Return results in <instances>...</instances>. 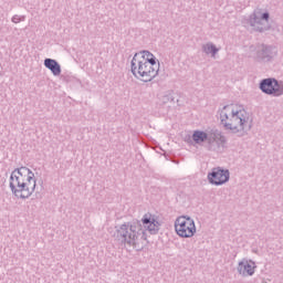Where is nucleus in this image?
I'll use <instances>...</instances> for the list:
<instances>
[{
	"mask_svg": "<svg viewBox=\"0 0 283 283\" xmlns=\"http://www.w3.org/2000/svg\"><path fill=\"white\" fill-rule=\"evenodd\" d=\"M147 231L150 235H156L160 231V222L151 214H145L142 221L133 220L120 224L116 228L114 238L120 244H128L140 251L147 242Z\"/></svg>",
	"mask_w": 283,
	"mask_h": 283,
	"instance_id": "obj_1",
	"label": "nucleus"
},
{
	"mask_svg": "<svg viewBox=\"0 0 283 283\" xmlns=\"http://www.w3.org/2000/svg\"><path fill=\"white\" fill-rule=\"evenodd\" d=\"M220 124L227 132L238 136H247L253 127V119L249 117L247 111L238 109L234 104L223 106L219 111Z\"/></svg>",
	"mask_w": 283,
	"mask_h": 283,
	"instance_id": "obj_2",
	"label": "nucleus"
},
{
	"mask_svg": "<svg viewBox=\"0 0 283 283\" xmlns=\"http://www.w3.org/2000/svg\"><path fill=\"white\" fill-rule=\"evenodd\" d=\"M9 187L15 198L27 200L36 190L34 172L28 167L15 168L11 172Z\"/></svg>",
	"mask_w": 283,
	"mask_h": 283,
	"instance_id": "obj_3",
	"label": "nucleus"
},
{
	"mask_svg": "<svg viewBox=\"0 0 283 283\" xmlns=\"http://www.w3.org/2000/svg\"><path fill=\"white\" fill-rule=\"evenodd\" d=\"M132 74L135 78H142L144 83H149L158 76L160 65H154L147 61L138 60V55H134L130 62Z\"/></svg>",
	"mask_w": 283,
	"mask_h": 283,
	"instance_id": "obj_4",
	"label": "nucleus"
},
{
	"mask_svg": "<svg viewBox=\"0 0 283 283\" xmlns=\"http://www.w3.org/2000/svg\"><path fill=\"white\" fill-rule=\"evenodd\" d=\"M249 50V59L255 63H273L277 56V46L271 44L260 43L251 45Z\"/></svg>",
	"mask_w": 283,
	"mask_h": 283,
	"instance_id": "obj_5",
	"label": "nucleus"
},
{
	"mask_svg": "<svg viewBox=\"0 0 283 283\" xmlns=\"http://www.w3.org/2000/svg\"><path fill=\"white\" fill-rule=\"evenodd\" d=\"M269 19H271L269 11L264 12L263 9L258 8L250 14L248 23L254 32H268V30H271V27L264 25V21L269 23Z\"/></svg>",
	"mask_w": 283,
	"mask_h": 283,
	"instance_id": "obj_6",
	"label": "nucleus"
},
{
	"mask_svg": "<svg viewBox=\"0 0 283 283\" xmlns=\"http://www.w3.org/2000/svg\"><path fill=\"white\" fill-rule=\"evenodd\" d=\"M175 231L179 238H193L196 235V221L189 216L178 217L175 221Z\"/></svg>",
	"mask_w": 283,
	"mask_h": 283,
	"instance_id": "obj_7",
	"label": "nucleus"
},
{
	"mask_svg": "<svg viewBox=\"0 0 283 283\" xmlns=\"http://www.w3.org/2000/svg\"><path fill=\"white\" fill-rule=\"evenodd\" d=\"M259 88L268 96H283V81H277L275 77L263 78L259 84Z\"/></svg>",
	"mask_w": 283,
	"mask_h": 283,
	"instance_id": "obj_8",
	"label": "nucleus"
},
{
	"mask_svg": "<svg viewBox=\"0 0 283 283\" xmlns=\"http://www.w3.org/2000/svg\"><path fill=\"white\" fill-rule=\"evenodd\" d=\"M227 145V137L222 133L216 130L210 133L208 139L207 149L208 151H214L216 154H222Z\"/></svg>",
	"mask_w": 283,
	"mask_h": 283,
	"instance_id": "obj_9",
	"label": "nucleus"
},
{
	"mask_svg": "<svg viewBox=\"0 0 283 283\" xmlns=\"http://www.w3.org/2000/svg\"><path fill=\"white\" fill-rule=\"evenodd\" d=\"M229 178H231L229 169L213 168L212 171L208 174V182L214 185V187L227 185Z\"/></svg>",
	"mask_w": 283,
	"mask_h": 283,
	"instance_id": "obj_10",
	"label": "nucleus"
},
{
	"mask_svg": "<svg viewBox=\"0 0 283 283\" xmlns=\"http://www.w3.org/2000/svg\"><path fill=\"white\" fill-rule=\"evenodd\" d=\"M255 269H258L255 261L248 259H242L237 266V271L242 277H251L255 275Z\"/></svg>",
	"mask_w": 283,
	"mask_h": 283,
	"instance_id": "obj_11",
	"label": "nucleus"
},
{
	"mask_svg": "<svg viewBox=\"0 0 283 283\" xmlns=\"http://www.w3.org/2000/svg\"><path fill=\"white\" fill-rule=\"evenodd\" d=\"M44 67L52 72L53 76H61V64L54 59L46 57L44 60Z\"/></svg>",
	"mask_w": 283,
	"mask_h": 283,
	"instance_id": "obj_12",
	"label": "nucleus"
},
{
	"mask_svg": "<svg viewBox=\"0 0 283 283\" xmlns=\"http://www.w3.org/2000/svg\"><path fill=\"white\" fill-rule=\"evenodd\" d=\"M137 61H147L150 65H160V62H156V56L149 51H143L142 53H135Z\"/></svg>",
	"mask_w": 283,
	"mask_h": 283,
	"instance_id": "obj_13",
	"label": "nucleus"
},
{
	"mask_svg": "<svg viewBox=\"0 0 283 283\" xmlns=\"http://www.w3.org/2000/svg\"><path fill=\"white\" fill-rule=\"evenodd\" d=\"M209 137H211V133L207 134L205 130H195L192 133V140L196 145H202V143H209Z\"/></svg>",
	"mask_w": 283,
	"mask_h": 283,
	"instance_id": "obj_14",
	"label": "nucleus"
},
{
	"mask_svg": "<svg viewBox=\"0 0 283 283\" xmlns=\"http://www.w3.org/2000/svg\"><path fill=\"white\" fill-rule=\"evenodd\" d=\"M202 52H205V54H211V56H216V53L220 52V50L216 48V44L208 42L202 45Z\"/></svg>",
	"mask_w": 283,
	"mask_h": 283,
	"instance_id": "obj_15",
	"label": "nucleus"
},
{
	"mask_svg": "<svg viewBox=\"0 0 283 283\" xmlns=\"http://www.w3.org/2000/svg\"><path fill=\"white\" fill-rule=\"evenodd\" d=\"M171 101H174V97H171V95H163L161 97H159V105H167V103H171Z\"/></svg>",
	"mask_w": 283,
	"mask_h": 283,
	"instance_id": "obj_16",
	"label": "nucleus"
},
{
	"mask_svg": "<svg viewBox=\"0 0 283 283\" xmlns=\"http://www.w3.org/2000/svg\"><path fill=\"white\" fill-rule=\"evenodd\" d=\"M12 23H21V21H25V15L15 14L11 19Z\"/></svg>",
	"mask_w": 283,
	"mask_h": 283,
	"instance_id": "obj_17",
	"label": "nucleus"
}]
</instances>
